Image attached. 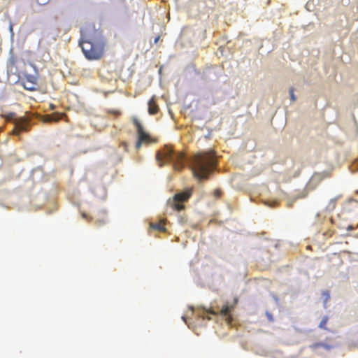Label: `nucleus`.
<instances>
[{
    "label": "nucleus",
    "mask_w": 358,
    "mask_h": 358,
    "mask_svg": "<svg viewBox=\"0 0 358 358\" xmlns=\"http://www.w3.org/2000/svg\"><path fill=\"white\" fill-rule=\"evenodd\" d=\"M357 192H358V191H357Z\"/></svg>",
    "instance_id": "bb28decb"
},
{
    "label": "nucleus",
    "mask_w": 358,
    "mask_h": 358,
    "mask_svg": "<svg viewBox=\"0 0 358 358\" xmlns=\"http://www.w3.org/2000/svg\"><path fill=\"white\" fill-rule=\"evenodd\" d=\"M64 116V113H55L51 115H47L45 117V122H57Z\"/></svg>",
    "instance_id": "9b49d317"
},
{
    "label": "nucleus",
    "mask_w": 358,
    "mask_h": 358,
    "mask_svg": "<svg viewBox=\"0 0 358 358\" xmlns=\"http://www.w3.org/2000/svg\"><path fill=\"white\" fill-rule=\"evenodd\" d=\"M111 113H113V114L116 115H120V112L118 111V110H114V111H111Z\"/></svg>",
    "instance_id": "aec40b11"
},
{
    "label": "nucleus",
    "mask_w": 358,
    "mask_h": 358,
    "mask_svg": "<svg viewBox=\"0 0 358 358\" xmlns=\"http://www.w3.org/2000/svg\"><path fill=\"white\" fill-rule=\"evenodd\" d=\"M231 309V307H229V306L226 305V306H223L220 310V315H222V316H224L225 317V320H226L227 324H231V320H232L231 315H230Z\"/></svg>",
    "instance_id": "6e6552de"
},
{
    "label": "nucleus",
    "mask_w": 358,
    "mask_h": 358,
    "mask_svg": "<svg viewBox=\"0 0 358 358\" xmlns=\"http://www.w3.org/2000/svg\"><path fill=\"white\" fill-rule=\"evenodd\" d=\"M334 347H335V345H334V343H333V342H329V343L319 342V343H313V345H311L310 346V348L314 350H316L320 348H322L323 349H324L327 351H329V350L333 349Z\"/></svg>",
    "instance_id": "0eeeda50"
},
{
    "label": "nucleus",
    "mask_w": 358,
    "mask_h": 358,
    "mask_svg": "<svg viewBox=\"0 0 358 358\" xmlns=\"http://www.w3.org/2000/svg\"><path fill=\"white\" fill-rule=\"evenodd\" d=\"M337 199H338V198H334V199H332L330 200V201L328 204V206H327V208L329 210H333L335 208V207L336 206Z\"/></svg>",
    "instance_id": "4468645a"
},
{
    "label": "nucleus",
    "mask_w": 358,
    "mask_h": 358,
    "mask_svg": "<svg viewBox=\"0 0 358 358\" xmlns=\"http://www.w3.org/2000/svg\"><path fill=\"white\" fill-rule=\"evenodd\" d=\"M50 108L52 110H53V109H55V106L52 103H51V104L50 105Z\"/></svg>",
    "instance_id": "4be33fe9"
},
{
    "label": "nucleus",
    "mask_w": 358,
    "mask_h": 358,
    "mask_svg": "<svg viewBox=\"0 0 358 358\" xmlns=\"http://www.w3.org/2000/svg\"><path fill=\"white\" fill-rule=\"evenodd\" d=\"M214 194H215V196L216 197H218V196H220V190H218V189H216V190H215Z\"/></svg>",
    "instance_id": "6ab92c4d"
},
{
    "label": "nucleus",
    "mask_w": 358,
    "mask_h": 358,
    "mask_svg": "<svg viewBox=\"0 0 358 358\" xmlns=\"http://www.w3.org/2000/svg\"><path fill=\"white\" fill-rule=\"evenodd\" d=\"M106 223V216H103L101 219H97L95 221V224L97 227H101Z\"/></svg>",
    "instance_id": "2eb2a0df"
},
{
    "label": "nucleus",
    "mask_w": 358,
    "mask_h": 358,
    "mask_svg": "<svg viewBox=\"0 0 358 358\" xmlns=\"http://www.w3.org/2000/svg\"><path fill=\"white\" fill-rule=\"evenodd\" d=\"M182 320L185 321V322H186V320H185V317H182Z\"/></svg>",
    "instance_id": "a878e982"
},
{
    "label": "nucleus",
    "mask_w": 358,
    "mask_h": 358,
    "mask_svg": "<svg viewBox=\"0 0 358 358\" xmlns=\"http://www.w3.org/2000/svg\"><path fill=\"white\" fill-rule=\"evenodd\" d=\"M150 228L157 230L159 231H165L166 227H165V222L164 220H160L158 222H152L150 224Z\"/></svg>",
    "instance_id": "9d476101"
},
{
    "label": "nucleus",
    "mask_w": 358,
    "mask_h": 358,
    "mask_svg": "<svg viewBox=\"0 0 358 358\" xmlns=\"http://www.w3.org/2000/svg\"><path fill=\"white\" fill-rule=\"evenodd\" d=\"M79 45L88 60H98L103 55L104 43L101 38V34L94 28L88 27L82 31Z\"/></svg>",
    "instance_id": "f257e3e1"
},
{
    "label": "nucleus",
    "mask_w": 358,
    "mask_h": 358,
    "mask_svg": "<svg viewBox=\"0 0 358 358\" xmlns=\"http://www.w3.org/2000/svg\"><path fill=\"white\" fill-rule=\"evenodd\" d=\"M329 321V317L328 316H324L320 322V323L319 324V327L320 329H325V330H327V324Z\"/></svg>",
    "instance_id": "ddd939ff"
},
{
    "label": "nucleus",
    "mask_w": 358,
    "mask_h": 358,
    "mask_svg": "<svg viewBox=\"0 0 358 358\" xmlns=\"http://www.w3.org/2000/svg\"><path fill=\"white\" fill-rule=\"evenodd\" d=\"M26 129V126L23 123H19L16 124L15 128L13 131V134L15 135H19L20 133Z\"/></svg>",
    "instance_id": "f8f14e48"
},
{
    "label": "nucleus",
    "mask_w": 358,
    "mask_h": 358,
    "mask_svg": "<svg viewBox=\"0 0 358 358\" xmlns=\"http://www.w3.org/2000/svg\"><path fill=\"white\" fill-rule=\"evenodd\" d=\"M133 123L136 127V132L138 134V141L136 143V148L138 150L142 144H148L154 143L156 141L153 139L150 135L147 133L139 120L136 117H133L132 119Z\"/></svg>",
    "instance_id": "20e7f679"
},
{
    "label": "nucleus",
    "mask_w": 358,
    "mask_h": 358,
    "mask_svg": "<svg viewBox=\"0 0 358 358\" xmlns=\"http://www.w3.org/2000/svg\"><path fill=\"white\" fill-rule=\"evenodd\" d=\"M159 38H160V36H157V37L155 38V40H154V43H157L159 41Z\"/></svg>",
    "instance_id": "412c9836"
},
{
    "label": "nucleus",
    "mask_w": 358,
    "mask_h": 358,
    "mask_svg": "<svg viewBox=\"0 0 358 358\" xmlns=\"http://www.w3.org/2000/svg\"><path fill=\"white\" fill-rule=\"evenodd\" d=\"M122 145L124 146V148L126 149V148H127V143H124V142H123V143H122Z\"/></svg>",
    "instance_id": "5701e85b"
},
{
    "label": "nucleus",
    "mask_w": 358,
    "mask_h": 358,
    "mask_svg": "<svg viewBox=\"0 0 358 358\" xmlns=\"http://www.w3.org/2000/svg\"><path fill=\"white\" fill-rule=\"evenodd\" d=\"M156 159L160 166L165 162H172L176 170H181L185 165V156L183 152H175L169 145H165L164 148L157 152Z\"/></svg>",
    "instance_id": "7ed1b4c3"
},
{
    "label": "nucleus",
    "mask_w": 358,
    "mask_h": 358,
    "mask_svg": "<svg viewBox=\"0 0 358 358\" xmlns=\"http://www.w3.org/2000/svg\"><path fill=\"white\" fill-rule=\"evenodd\" d=\"M204 312L206 313H210V314H213V315H216L217 314L214 310H213L211 309L205 310Z\"/></svg>",
    "instance_id": "a211bd4d"
},
{
    "label": "nucleus",
    "mask_w": 358,
    "mask_h": 358,
    "mask_svg": "<svg viewBox=\"0 0 358 358\" xmlns=\"http://www.w3.org/2000/svg\"><path fill=\"white\" fill-rule=\"evenodd\" d=\"M159 110V107L157 105L155 98L152 97L148 102V113L150 115H155Z\"/></svg>",
    "instance_id": "1a4fd4ad"
},
{
    "label": "nucleus",
    "mask_w": 358,
    "mask_h": 358,
    "mask_svg": "<svg viewBox=\"0 0 358 358\" xmlns=\"http://www.w3.org/2000/svg\"><path fill=\"white\" fill-rule=\"evenodd\" d=\"M24 88L29 91H34L36 89L37 78L34 76H26L22 80Z\"/></svg>",
    "instance_id": "423d86ee"
},
{
    "label": "nucleus",
    "mask_w": 358,
    "mask_h": 358,
    "mask_svg": "<svg viewBox=\"0 0 358 358\" xmlns=\"http://www.w3.org/2000/svg\"><path fill=\"white\" fill-rule=\"evenodd\" d=\"M289 94H290V98H291L292 101H294L296 100V96L294 94V88L293 87H291L289 89Z\"/></svg>",
    "instance_id": "dca6fc26"
},
{
    "label": "nucleus",
    "mask_w": 358,
    "mask_h": 358,
    "mask_svg": "<svg viewBox=\"0 0 358 358\" xmlns=\"http://www.w3.org/2000/svg\"><path fill=\"white\" fill-rule=\"evenodd\" d=\"M215 166V152L213 150H209L194 155L192 171L195 178L199 180L206 179Z\"/></svg>",
    "instance_id": "f03ea898"
},
{
    "label": "nucleus",
    "mask_w": 358,
    "mask_h": 358,
    "mask_svg": "<svg viewBox=\"0 0 358 358\" xmlns=\"http://www.w3.org/2000/svg\"><path fill=\"white\" fill-rule=\"evenodd\" d=\"M348 230H352V229H354V227H352V226H349V227H348Z\"/></svg>",
    "instance_id": "b1692460"
},
{
    "label": "nucleus",
    "mask_w": 358,
    "mask_h": 358,
    "mask_svg": "<svg viewBox=\"0 0 358 358\" xmlns=\"http://www.w3.org/2000/svg\"><path fill=\"white\" fill-rule=\"evenodd\" d=\"M49 0H37V2L39 5H45Z\"/></svg>",
    "instance_id": "f3484780"
},
{
    "label": "nucleus",
    "mask_w": 358,
    "mask_h": 358,
    "mask_svg": "<svg viewBox=\"0 0 358 358\" xmlns=\"http://www.w3.org/2000/svg\"><path fill=\"white\" fill-rule=\"evenodd\" d=\"M83 217L84 218H87V215H86L85 213H83Z\"/></svg>",
    "instance_id": "393cba45"
},
{
    "label": "nucleus",
    "mask_w": 358,
    "mask_h": 358,
    "mask_svg": "<svg viewBox=\"0 0 358 358\" xmlns=\"http://www.w3.org/2000/svg\"><path fill=\"white\" fill-rule=\"evenodd\" d=\"M192 195V189H187L184 192L176 194L172 201H169L171 207L177 210L180 211L185 208L182 203L186 202Z\"/></svg>",
    "instance_id": "39448f33"
}]
</instances>
